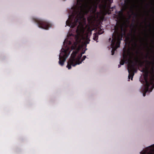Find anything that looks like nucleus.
Instances as JSON below:
<instances>
[{
    "label": "nucleus",
    "mask_w": 154,
    "mask_h": 154,
    "mask_svg": "<svg viewBox=\"0 0 154 154\" xmlns=\"http://www.w3.org/2000/svg\"><path fill=\"white\" fill-rule=\"evenodd\" d=\"M149 26H151V25H150V24H149Z\"/></svg>",
    "instance_id": "393cba45"
},
{
    "label": "nucleus",
    "mask_w": 154,
    "mask_h": 154,
    "mask_svg": "<svg viewBox=\"0 0 154 154\" xmlns=\"http://www.w3.org/2000/svg\"><path fill=\"white\" fill-rule=\"evenodd\" d=\"M76 32L77 35H76L75 37V42L71 46L72 50H75L72 51L66 66V67L69 69H71V66H75L79 64L86 58V56H84L82 60L80 61V60L82 55L81 54L79 55L77 58L75 57L77 54L78 53L80 49L79 47L78 46L79 44L81 42V39L80 38L79 35H81V33L83 32L82 29H79V26H77Z\"/></svg>",
    "instance_id": "f03ea898"
},
{
    "label": "nucleus",
    "mask_w": 154,
    "mask_h": 154,
    "mask_svg": "<svg viewBox=\"0 0 154 154\" xmlns=\"http://www.w3.org/2000/svg\"><path fill=\"white\" fill-rule=\"evenodd\" d=\"M132 14L133 15H134V16L136 17H137V14H135L134 13V11H133V10H132Z\"/></svg>",
    "instance_id": "ddd939ff"
},
{
    "label": "nucleus",
    "mask_w": 154,
    "mask_h": 154,
    "mask_svg": "<svg viewBox=\"0 0 154 154\" xmlns=\"http://www.w3.org/2000/svg\"><path fill=\"white\" fill-rule=\"evenodd\" d=\"M121 65H120H120H118V67L119 68V67H121Z\"/></svg>",
    "instance_id": "6ab92c4d"
},
{
    "label": "nucleus",
    "mask_w": 154,
    "mask_h": 154,
    "mask_svg": "<svg viewBox=\"0 0 154 154\" xmlns=\"http://www.w3.org/2000/svg\"><path fill=\"white\" fill-rule=\"evenodd\" d=\"M135 32H136V30H135L134 31Z\"/></svg>",
    "instance_id": "a878e982"
},
{
    "label": "nucleus",
    "mask_w": 154,
    "mask_h": 154,
    "mask_svg": "<svg viewBox=\"0 0 154 154\" xmlns=\"http://www.w3.org/2000/svg\"><path fill=\"white\" fill-rule=\"evenodd\" d=\"M62 52H61L59 55V63L61 66H63L68 55L66 53V50H64L63 48H62Z\"/></svg>",
    "instance_id": "423d86ee"
},
{
    "label": "nucleus",
    "mask_w": 154,
    "mask_h": 154,
    "mask_svg": "<svg viewBox=\"0 0 154 154\" xmlns=\"http://www.w3.org/2000/svg\"><path fill=\"white\" fill-rule=\"evenodd\" d=\"M115 30L114 32L112 34V38H113L114 35H114V33L115 32V31L117 29H119V31H120L122 30L121 29H122V32L123 34V35L125 34V31L123 29L122 26L119 27V26H116L115 27ZM112 39H113V38H112ZM111 39H112L111 38H109V41H112V40H111Z\"/></svg>",
    "instance_id": "0eeeda50"
},
{
    "label": "nucleus",
    "mask_w": 154,
    "mask_h": 154,
    "mask_svg": "<svg viewBox=\"0 0 154 154\" xmlns=\"http://www.w3.org/2000/svg\"><path fill=\"white\" fill-rule=\"evenodd\" d=\"M151 52H152V53H154V51H153V49L152 48H151Z\"/></svg>",
    "instance_id": "f3484780"
},
{
    "label": "nucleus",
    "mask_w": 154,
    "mask_h": 154,
    "mask_svg": "<svg viewBox=\"0 0 154 154\" xmlns=\"http://www.w3.org/2000/svg\"><path fill=\"white\" fill-rule=\"evenodd\" d=\"M146 45L147 46V45H148V44H147V43H146Z\"/></svg>",
    "instance_id": "5701e85b"
},
{
    "label": "nucleus",
    "mask_w": 154,
    "mask_h": 154,
    "mask_svg": "<svg viewBox=\"0 0 154 154\" xmlns=\"http://www.w3.org/2000/svg\"><path fill=\"white\" fill-rule=\"evenodd\" d=\"M134 39H135V40H134V50H135L137 48V47H138V45L137 44V39L136 38L135 34H134Z\"/></svg>",
    "instance_id": "1a4fd4ad"
},
{
    "label": "nucleus",
    "mask_w": 154,
    "mask_h": 154,
    "mask_svg": "<svg viewBox=\"0 0 154 154\" xmlns=\"http://www.w3.org/2000/svg\"><path fill=\"white\" fill-rule=\"evenodd\" d=\"M114 35H115L113 38L111 45V47L112 48L111 51L112 55H114L115 51L120 47L121 41L122 40L123 37L122 30L120 31L118 29H117L115 31Z\"/></svg>",
    "instance_id": "20e7f679"
},
{
    "label": "nucleus",
    "mask_w": 154,
    "mask_h": 154,
    "mask_svg": "<svg viewBox=\"0 0 154 154\" xmlns=\"http://www.w3.org/2000/svg\"><path fill=\"white\" fill-rule=\"evenodd\" d=\"M152 146H153V149H154V144L153 145H152Z\"/></svg>",
    "instance_id": "412c9836"
},
{
    "label": "nucleus",
    "mask_w": 154,
    "mask_h": 154,
    "mask_svg": "<svg viewBox=\"0 0 154 154\" xmlns=\"http://www.w3.org/2000/svg\"><path fill=\"white\" fill-rule=\"evenodd\" d=\"M149 148L146 147L145 150L140 152V154H146L149 150Z\"/></svg>",
    "instance_id": "9d476101"
},
{
    "label": "nucleus",
    "mask_w": 154,
    "mask_h": 154,
    "mask_svg": "<svg viewBox=\"0 0 154 154\" xmlns=\"http://www.w3.org/2000/svg\"><path fill=\"white\" fill-rule=\"evenodd\" d=\"M130 2L129 0H125V3H128Z\"/></svg>",
    "instance_id": "2eb2a0df"
},
{
    "label": "nucleus",
    "mask_w": 154,
    "mask_h": 154,
    "mask_svg": "<svg viewBox=\"0 0 154 154\" xmlns=\"http://www.w3.org/2000/svg\"><path fill=\"white\" fill-rule=\"evenodd\" d=\"M90 40L89 39H87L86 40V43L87 44H89V41H90Z\"/></svg>",
    "instance_id": "4468645a"
},
{
    "label": "nucleus",
    "mask_w": 154,
    "mask_h": 154,
    "mask_svg": "<svg viewBox=\"0 0 154 154\" xmlns=\"http://www.w3.org/2000/svg\"><path fill=\"white\" fill-rule=\"evenodd\" d=\"M147 154H152V152L151 151L149 153H148Z\"/></svg>",
    "instance_id": "a211bd4d"
},
{
    "label": "nucleus",
    "mask_w": 154,
    "mask_h": 154,
    "mask_svg": "<svg viewBox=\"0 0 154 154\" xmlns=\"http://www.w3.org/2000/svg\"><path fill=\"white\" fill-rule=\"evenodd\" d=\"M98 38V35H97L96 34L94 33V36L93 37V39L94 40L96 41Z\"/></svg>",
    "instance_id": "f8f14e48"
},
{
    "label": "nucleus",
    "mask_w": 154,
    "mask_h": 154,
    "mask_svg": "<svg viewBox=\"0 0 154 154\" xmlns=\"http://www.w3.org/2000/svg\"><path fill=\"white\" fill-rule=\"evenodd\" d=\"M100 0H77L76 5L72 7V12L69 16L68 20H66V24L69 26H75L78 23H80L84 17L85 14L87 3L98 4Z\"/></svg>",
    "instance_id": "f257e3e1"
},
{
    "label": "nucleus",
    "mask_w": 154,
    "mask_h": 154,
    "mask_svg": "<svg viewBox=\"0 0 154 154\" xmlns=\"http://www.w3.org/2000/svg\"><path fill=\"white\" fill-rule=\"evenodd\" d=\"M33 21L37 23L38 26L43 29H47L50 27L49 23L46 21L38 18H33Z\"/></svg>",
    "instance_id": "39448f33"
},
{
    "label": "nucleus",
    "mask_w": 154,
    "mask_h": 154,
    "mask_svg": "<svg viewBox=\"0 0 154 154\" xmlns=\"http://www.w3.org/2000/svg\"><path fill=\"white\" fill-rule=\"evenodd\" d=\"M69 44H71V42H69Z\"/></svg>",
    "instance_id": "b1692460"
},
{
    "label": "nucleus",
    "mask_w": 154,
    "mask_h": 154,
    "mask_svg": "<svg viewBox=\"0 0 154 154\" xmlns=\"http://www.w3.org/2000/svg\"><path fill=\"white\" fill-rule=\"evenodd\" d=\"M140 37V42H142V38L140 36H139Z\"/></svg>",
    "instance_id": "dca6fc26"
},
{
    "label": "nucleus",
    "mask_w": 154,
    "mask_h": 154,
    "mask_svg": "<svg viewBox=\"0 0 154 154\" xmlns=\"http://www.w3.org/2000/svg\"><path fill=\"white\" fill-rule=\"evenodd\" d=\"M124 17L123 10L122 9L121 11H119L118 12V18L119 20H121Z\"/></svg>",
    "instance_id": "6e6552de"
},
{
    "label": "nucleus",
    "mask_w": 154,
    "mask_h": 154,
    "mask_svg": "<svg viewBox=\"0 0 154 154\" xmlns=\"http://www.w3.org/2000/svg\"><path fill=\"white\" fill-rule=\"evenodd\" d=\"M108 2L109 3V4L108 5V9H111L112 10V9L113 8H111L110 7V4L112 2V0H108Z\"/></svg>",
    "instance_id": "9b49d317"
},
{
    "label": "nucleus",
    "mask_w": 154,
    "mask_h": 154,
    "mask_svg": "<svg viewBox=\"0 0 154 154\" xmlns=\"http://www.w3.org/2000/svg\"><path fill=\"white\" fill-rule=\"evenodd\" d=\"M97 5H96V8H97Z\"/></svg>",
    "instance_id": "4be33fe9"
},
{
    "label": "nucleus",
    "mask_w": 154,
    "mask_h": 154,
    "mask_svg": "<svg viewBox=\"0 0 154 154\" xmlns=\"http://www.w3.org/2000/svg\"><path fill=\"white\" fill-rule=\"evenodd\" d=\"M136 54H138V51H136Z\"/></svg>",
    "instance_id": "aec40b11"
},
{
    "label": "nucleus",
    "mask_w": 154,
    "mask_h": 154,
    "mask_svg": "<svg viewBox=\"0 0 154 154\" xmlns=\"http://www.w3.org/2000/svg\"><path fill=\"white\" fill-rule=\"evenodd\" d=\"M122 56L123 58L121 59L120 64L123 65L126 61L128 63V68L129 73L128 79H129L131 78V80H132L134 72H136L133 60L134 59L135 62L137 63L138 61V58L137 57L136 58H134V53L131 52L129 49L126 50L125 48L123 49Z\"/></svg>",
    "instance_id": "7ed1b4c3"
}]
</instances>
